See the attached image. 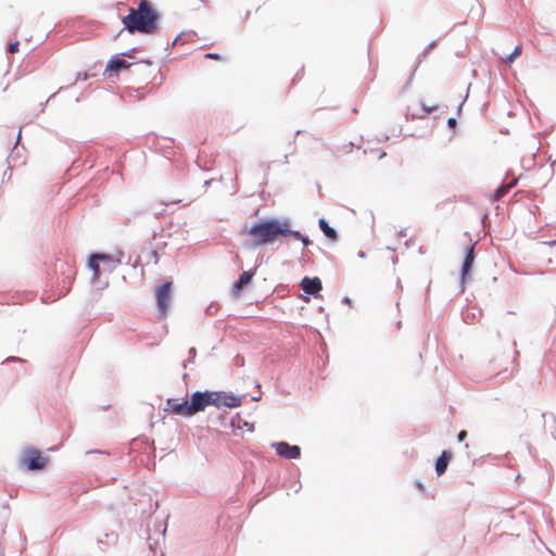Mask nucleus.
I'll use <instances>...</instances> for the list:
<instances>
[{
	"label": "nucleus",
	"mask_w": 556,
	"mask_h": 556,
	"mask_svg": "<svg viewBox=\"0 0 556 556\" xmlns=\"http://www.w3.org/2000/svg\"><path fill=\"white\" fill-rule=\"evenodd\" d=\"M159 14L148 0H141L137 9H129L123 18L125 29L130 34H154L157 30Z\"/></svg>",
	"instance_id": "1"
},
{
	"label": "nucleus",
	"mask_w": 556,
	"mask_h": 556,
	"mask_svg": "<svg viewBox=\"0 0 556 556\" xmlns=\"http://www.w3.org/2000/svg\"><path fill=\"white\" fill-rule=\"evenodd\" d=\"M290 232V223L288 220L267 219L253 225L248 235L252 238L251 247H258L270 243L278 236L287 237Z\"/></svg>",
	"instance_id": "2"
},
{
	"label": "nucleus",
	"mask_w": 556,
	"mask_h": 556,
	"mask_svg": "<svg viewBox=\"0 0 556 556\" xmlns=\"http://www.w3.org/2000/svg\"><path fill=\"white\" fill-rule=\"evenodd\" d=\"M211 396V392L205 391L193 393L190 401L178 402V400L168 399L165 410L180 416H192L212 405Z\"/></svg>",
	"instance_id": "3"
},
{
	"label": "nucleus",
	"mask_w": 556,
	"mask_h": 556,
	"mask_svg": "<svg viewBox=\"0 0 556 556\" xmlns=\"http://www.w3.org/2000/svg\"><path fill=\"white\" fill-rule=\"evenodd\" d=\"M48 458L35 447H27L21 456V464L29 470H40L46 467Z\"/></svg>",
	"instance_id": "4"
},
{
	"label": "nucleus",
	"mask_w": 556,
	"mask_h": 556,
	"mask_svg": "<svg viewBox=\"0 0 556 556\" xmlns=\"http://www.w3.org/2000/svg\"><path fill=\"white\" fill-rule=\"evenodd\" d=\"M212 405L216 407H229L235 408L241 405V399L233 394H227L225 392H211Z\"/></svg>",
	"instance_id": "5"
},
{
	"label": "nucleus",
	"mask_w": 556,
	"mask_h": 556,
	"mask_svg": "<svg viewBox=\"0 0 556 556\" xmlns=\"http://www.w3.org/2000/svg\"><path fill=\"white\" fill-rule=\"evenodd\" d=\"M156 302L162 315H166L172 296V282H165L155 291Z\"/></svg>",
	"instance_id": "6"
},
{
	"label": "nucleus",
	"mask_w": 556,
	"mask_h": 556,
	"mask_svg": "<svg viewBox=\"0 0 556 556\" xmlns=\"http://www.w3.org/2000/svg\"><path fill=\"white\" fill-rule=\"evenodd\" d=\"M276 453L286 459H296L301 455V450L298 445H290L287 442H278L273 444Z\"/></svg>",
	"instance_id": "7"
},
{
	"label": "nucleus",
	"mask_w": 556,
	"mask_h": 556,
	"mask_svg": "<svg viewBox=\"0 0 556 556\" xmlns=\"http://www.w3.org/2000/svg\"><path fill=\"white\" fill-rule=\"evenodd\" d=\"M300 285L304 292L313 295H316L323 288L321 280L318 277H304Z\"/></svg>",
	"instance_id": "8"
},
{
	"label": "nucleus",
	"mask_w": 556,
	"mask_h": 556,
	"mask_svg": "<svg viewBox=\"0 0 556 556\" xmlns=\"http://www.w3.org/2000/svg\"><path fill=\"white\" fill-rule=\"evenodd\" d=\"M473 260H475V245L470 244L467 248L466 256H465V260H464V263H463V266H462V281L463 282H465L467 276H468V274L470 271V268L472 266Z\"/></svg>",
	"instance_id": "9"
},
{
	"label": "nucleus",
	"mask_w": 556,
	"mask_h": 556,
	"mask_svg": "<svg viewBox=\"0 0 556 556\" xmlns=\"http://www.w3.org/2000/svg\"><path fill=\"white\" fill-rule=\"evenodd\" d=\"M130 64L127 61L113 58L108 62L104 74H108L110 77L111 73H117L119 70L128 68Z\"/></svg>",
	"instance_id": "10"
},
{
	"label": "nucleus",
	"mask_w": 556,
	"mask_h": 556,
	"mask_svg": "<svg viewBox=\"0 0 556 556\" xmlns=\"http://www.w3.org/2000/svg\"><path fill=\"white\" fill-rule=\"evenodd\" d=\"M254 276V270L244 271L232 287L233 295L238 296L243 287L248 286Z\"/></svg>",
	"instance_id": "11"
},
{
	"label": "nucleus",
	"mask_w": 556,
	"mask_h": 556,
	"mask_svg": "<svg viewBox=\"0 0 556 556\" xmlns=\"http://www.w3.org/2000/svg\"><path fill=\"white\" fill-rule=\"evenodd\" d=\"M452 458V454L447 451H443L440 457L435 462V471L438 476H441L445 472L448 462Z\"/></svg>",
	"instance_id": "12"
},
{
	"label": "nucleus",
	"mask_w": 556,
	"mask_h": 556,
	"mask_svg": "<svg viewBox=\"0 0 556 556\" xmlns=\"http://www.w3.org/2000/svg\"><path fill=\"white\" fill-rule=\"evenodd\" d=\"M517 184V179H513L508 184H503L502 186H500L496 190H495V200H500L501 198H503L505 194L508 193V191L514 188Z\"/></svg>",
	"instance_id": "13"
},
{
	"label": "nucleus",
	"mask_w": 556,
	"mask_h": 556,
	"mask_svg": "<svg viewBox=\"0 0 556 556\" xmlns=\"http://www.w3.org/2000/svg\"><path fill=\"white\" fill-rule=\"evenodd\" d=\"M318 224H319V228L321 229V231L324 232V235L327 238H329L331 240H336L337 239L336 230L333 228H331L324 218H320Z\"/></svg>",
	"instance_id": "14"
},
{
	"label": "nucleus",
	"mask_w": 556,
	"mask_h": 556,
	"mask_svg": "<svg viewBox=\"0 0 556 556\" xmlns=\"http://www.w3.org/2000/svg\"><path fill=\"white\" fill-rule=\"evenodd\" d=\"M521 51H522V47H521V45H519L514 49V51L510 54L503 56L502 60L508 64L513 63L521 54Z\"/></svg>",
	"instance_id": "15"
},
{
	"label": "nucleus",
	"mask_w": 556,
	"mask_h": 556,
	"mask_svg": "<svg viewBox=\"0 0 556 556\" xmlns=\"http://www.w3.org/2000/svg\"><path fill=\"white\" fill-rule=\"evenodd\" d=\"M288 236H292L294 239L301 240L304 245H308L309 244L308 238L304 237L300 231H293V230L290 229V232L287 233V237Z\"/></svg>",
	"instance_id": "16"
},
{
	"label": "nucleus",
	"mask_w": 556,
	"mask_h": 556,
	"mask_svg": "<svg viewBox=\"0 0 556 556\" xmlns=\"http://www.w3.org/2000/svg\"><path fill=\"white\" fill-rule=\"evenodd\" d=\"M105 256L103 255H92V257L90 258V267L93 269L94 274L96 275H99V264H98V260L99 258H104Z\"/></svg>",
	"instance_id": "17"
},
{
	"label": "nucleus",
	"mask_w": 556,
	"mask_h": 556,
	"mask_svg": "<svg viewBox=\"0 0 556 556\" xmlns=\"http://www.w3.org/2000/svg\"><path fill=\"white\" fill-rule=\"evenodd\" d=\"M18 47H20V42L18 41H14V42H11L8 47V51L10 53H16L18 52Z\"/></svg>",
	"instance_id": "18"
},
{
	"label": "nucleus",
	"mask_w": 556,
	"mask_h": 556,
	"mask_svg": "<svg viewBox=\"0 0 556 556\" xmlns=\"http://www.w3.org/2000/svg\"><path fill=\"white\" fill-rule=\"evenodd\" d=\"M205 58L213 59V60H220L222 59V56L219 54H217V53H207V54H205Z\"/></svg>",
	"instance_id": "19"
},
{
	"label": "nucleus",
	"mask_w": 556,
	"mask_h": 556,
	"mask_svg": "<svg viewBox=\"0 0 556 556\" xmlns=\"http://www.w3.org/2000/svg\"><path fill=\"white\" fill-rule=\"evenodd\" d=\"M467 437V432L465 430H462L459 433H458V441L462 442L466 439Z\"/></svg>",
	"instance_id": "20"
},
{
	"label": "nucleus",
	"mask_w": 556,
	"mask_h": 556,
	"mask_svg": "<svg viewBox=\"0 0 556 556\" xmlns=\"http://www.w3.org/2000/svg\"><path fill=\"white\" fill-rule=\"evenodd\" d=\"M437 108H438L437 105H433V106H431V108H425V112H426V113H431V112H433L434 110H437Z\"/></svg>",
	"instance_id": "21"
},
{
	"label": "nucleus",
	"mask_w": 556,
	"mask_h": 556,
	"mask_svg": "<svg viewBox=\"0 0 556 556\" xmlns=\"http://www.w3.org/2000/svg\"><path fill=\"white\" fill-rule=\"evenodd\" d=\"M448 124H450V125L455 124V119H454V118H450V119H448Z\"/></svg>",
	"instance_id": "22"
},
{
	"label": "nucleus",
	"mask_w": 556,
	"mask_h": 556,
	"mask_svg": "<svg viewBox=\"0 0 556 556\" xmlns=\"http://www.w3.org/2000/svg\"><path fill=\"white\" fill-rule=\"evenodd\" d=\"M344 302H346V304H351V301H350V299H349V298H345V299H344Z\"/></svg>",
	"instance_id": "23"
}]
</instances>
